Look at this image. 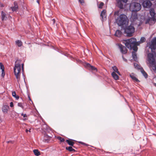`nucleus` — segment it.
Here are the masks:
<instances>
[{
    "instance_id": "38",
    "label": "nucleus",
    "mask_w": 156,
    "mask_h": 156,
    "mask_svg": "<svg viewBox=\"0 0 156 156\" xmlns=\"http://www.w3.org/2000/svg\"><path fill=\"white\" fill-rule=\"evenodd\" d=\"M51 23L52 24L54 25L55 23V19H53L51 20Z\"/></svg>"
},
{
    "instance_id": "48",
    "label": "nucleus",
    "mask_w": 156,
    "mask_h": 156,
    "mask_svg": "<svg viewBox=\"0 0 156 156\" xmlns=\"http://www.w3.org/2000/svg\"><path fill=\"white\" fill-rule=\"evenodd\" d=\"M7 143H12V141H7Z\"/></svg>"
},
{
    "instance_id": "33",
    "label": "nucleus",
    "mask_w": 156,
    "mask_h": 156,
    "mask_svg": "<svg viewBox=\"0 0 156 156\" xmlns=\"http://www.w3.org/2000/svg\"><path fill=\"white\" fill-rule=\"evenodd\" d=\"M146 39L144 37H141L140 41V42L143 43L145 41Z\"/></svg>"
},
{
    "instance_id": "37",
    "label": "nucleus",
    "mask_w": 156,
    "mask_h": 156,
    "mask_svg": "<svg viewBox=\"0 0 156 156\" xmlns=\"http://www.w3.org/2000/svg\"><path fill=\"white\" fill-rule=\"evenodd\" d=\"M5 75V73L4 72V69L2 70V76L3 77H4Z\"/></svg>"
},
{
    "instance_id": "26",
    "label": "nucleus",
    "mask_w": 156,
    "mask_h": 156,
    "mask_svg": "<svg viewBox=\"0 0 156 156\" xmlns=\"http://www.w3.org/2000/svg\"><path fill=\"white\" fill-rule=\"evenodd\" d=\"M16 44L18 46V47H21L23 44V43L22 42L19 40H17L16 41Z\"/></svg>"
},
{
    "instance_id": "28",
    "label": "nucleus",
    "mask_w": 156,
    "mask_h": 156,
    "mask_svg": "<svg viewBox=\"0 0 156 156\" xmlns=\"http://www.w3.org/2000/svg\"><path fill=\"white\" fill-rule=\"evenodd\" d=\"M33 152L34 154L37 156H38L39 155V151L37 149H35L33 150Z\"/></svg>"
},
{
    "instance_id": "50",
    "label": "nucleus",
    "mask_w": 156,
    "mask_h": 156,
    "mask_svg": "<svg viewBox=\"0 0 156 156\" xmlns=\"http://www.w3.org/2000/svg\"><path fill=\"white\" fill-rule=\"evenodd\" d=\"M28 130L27 129L26 130V132L27 133L28 132Z\"/></svg>"
},
{
    "instance_id": "25",
    "label": "nucleus",
    "mask_w": 156,
    "mask_h": 156,
    "mask_svg": "<svg viewBox=\"0 0 156 156\" xmlns=\"http://www.w3.org/2000/svg\"><path fill=\"white\" fill-rule=\"evenodd\" d=\"M112 68L114 72L117 73L119 75H120V73L119 72L118 69L116 66H114L112 67Z\"/></svg>"
},
{
    "instance_id": "13",
    "label": "nucleus",
    "mask_w": 156,
    "mask_h": 156,
    "mask_svg": "<svg viewBox=\"0 0 156 156\" xmlns=\"http://www.w3.org/2000/svg\"><path fill=\"white\" fill-rule=\"evenodd\" d=\"M150 15L153 18L152 19L154 21V20H156V19H155L154 18H153V17H155L156 16V14L155 13V11L154 9H150Z\"/></svg>"
},
{
    "instance_id": "36",
    "label": "nucleus",
    "mask_w": 156,
    "mask_h": 156,
    "mask_svg": "<svg viewBox=\"0 0 156 156\" xmlns=\"http://www.w3.org/2000/svg\"><path fill=\"white\" fill-rule=\"evenodd\" d=\"M18 106L19 107H21L23 108V106L22 104L21 103H19L18 104Z\"/></svg>"
},
{
    "instance_id": "43",
    "label": "nucleus",
    "mask_w": 156,
    "mask_h": 156,
    "mask_svg": "<svg viewBox=\"0 0 156 156\" xmlns=\"http://www.w3.org/2000/svg\"><path fill=\"white\" fill-rule=\"evenodd\" d=\"M128 0H121L123 2L126 3L127 2Z\"/></svg>"
},
{
    "instance_id": "2",
    "label": "nucleus",
    "mask_w": 156,
    "mask_h": 156,
    "mask_svg": "<svg viewBox=\"0 0 156 156\" xmlns=\"http://www.w3.org/2000/svg\"><path fill=\"white\" fill-rule=\"evenodd\" d=\"M21 61L20 60H17L16 62L15 66L14 68V73L17 80L19 82L20 78V74L21 73V66L22 65V70H23V64L22 63Z\"/></svg>"
},
{
    "instance_id": "29",
    "label": "nucleus",
    "mask_w": 156,
    "mask_h": 156,
    "mask_svg": "<svg viewBox=\"0 0 156 156\" xmlns=\"http://www.w3.org/2000/svg\"><path fill=\"white\" fill-rule=\"evenodd\" d=\"M12 95L13 97L16 98L17 99H18L19 98V96L16 95V93L15 91L12 92Z\"/></svg>"
},
{
    "instance_id": "11",
    "label": "nucleus",
    "mask_w": 156,
    "mask_h": 156,
    "mask_svg": "<svg viewBox=\"0 0 156 156\" xmlns=\"http://www.w3.org/2000/svg\"><path fill=\"white\" fill-rule=\"evenodd\" d=\"M151 5V3L149 0L145 1L143 3V6L145 8H149Z\"/></svg>"
},
{
    "instance_id": "18",
    "label": "nucleus",
    "mask_w": 156,
    "mask_h": 156,
    "mask_svg": "<svg viewBox=\"0 0 156 156\" xmlns=\"http://www.w3.org/2000/svg\"><path fill=\"white\" fill-rule=\"evenodd\" d=\"M130 76L133 80L134 82L139 83L140 82V81L133 74H131L130 75Z\"/></svg>"
},
{
    "instance_id": "15",
    "label": "nucleus",
    "mask_w": 156,
    "mask_h": 156,
    "mask_svg": "<svg viewBox=\"0 0 156 156\" xmlns=\"http://www.w3.org/2000/svg\"><path fill=\"white\" fill-rule=\"evenodd\" d=\"M86 66L92 70L95 71L96 72L97 71V69L96 68H95L94 66H91L89 63H87L86 65Z\"/></svg>"
},
{
    "instance_id": "47",
    "label": "nucleus",
    "mask_w": 156,
    "mask_h": 156,
    "mask_svg": "<svg viewBox=\"0 0 156 156\" xmlns=\"http://www.w3.org/2000/svg\"><path fill=\"white\" fill-rule=\"evenodd\" d=\"M72 151H73V152H75L76 151L75 149H73H73H72Z\"/></svg>"
},
{
    "instance_id": "51",
    "label": "nucleus",
    "mask_w": 156,
    "mask_h": 156,
    "mask_svg": "<svg viewBox=\"0 0 156 156\" xmlns=\"http://www.w3.org/2000/svg\"><path fill=\"white\" fill-rule=\"evenodd\" d=\"M37 2L38 3H39V1L38 0H37Z\"/></svg>"
},
{
    "instance_id": "52",
    "label": "nucleus",
    "mask_w": 156,
    "mask_h": 156,
    "mask_svg": "<svg viewBox=\"0 0 156 156\" xmlns=\"http://www.w3.org/2000/svg\"><path fill=\"white\" fill-rule=\"evenodd\" d=\"M28 97H29V99L30 100H31V99H30V97L29 96H28Z\"/></svg>"
},
{
    "instance_id": "31",
    "label": "nucleus",
    "mask_w": 156,
    "mask_h": 156,
    "mask_svg": "<svg viewBox=\"0 0 156 156\" xmlns=\"http://www.w3.org/2000/svg\"><path fill=\"white\" fill-rule=\"evenodd\" d=\"M134 66H135V68H137L138 69H140V71H141V69L142 68H143L142 67H140V66H139V65H138L137 64H134Z\"/></svg>"
},
{
    "instance_id": "30",
    "label": "nucleus",
    "mask_w": 156,
    "mask_h": 156,
    "mask_svg": "<svg viewBox=\"0 0 156 156\" xmlns=\"http://www.w3.org/2000/svg\"><path fill=\"white\" fill-rule=\"evenodd\" d=\"M57 139L59 140L61 142H63L65 141L64 139L61 136H58L57 137Z\"/></svg>"
},
{
    "instance_id": "17",
    "label": "nucleus",
    "mask_w": 156,
    "mask_h": 156,
    "mask_svg": "<svg viewBox=\"0 0 156 156\" xmlns=\"http://www.w3.org/2000/svg\"><path fill=\"white\" fill-rule=\"evenodd\" d=\"M122 2L121 0H118L117 6L120 9H122L123 8V5Z\"/></svg>"
},
{
    "instance_id": "22",
    "label": "nucleus",
    "mask_w": 156,
    "mask_h": 156,
    "mask_svg": "<svg viewBox=\"0 0 156 156\" xmlns=\"http://www.w3.org/2000/svg\"><path fill=\"white\" fill-rule=\"evenodd\" d=\"M150 47L152 51L153 50H154L156 49V44L151 42Z\"/></svg>"
},
{
    "instance_id": "40",
    "label": "nucleus",
    "mask_w": 156,
    "mask_h": 156,
    "mask_svg": "<svg viewBox=\"0 0 156 156\" xmlns=\"http://www.w3.org/2000/svg\"><path fill=\"white\" fill-rule=\"evenodd\" d=\"M114 15H115L118 16L119 15V11H117L115 12Z\"/></svg>"
},
{
    "instance_id": "23",
    "label": "nucleus",
    "mask_w": 156,
    "mask_h": 156,
    "mask_svg": "<svg viewBox=\"0 0 156 156\" xmlns=\"http://www.w3.org/2000/svg\"><path fill=\"white\" fill-rule=\"evenodd\" d=\"M1 16L2 20L3 21L4 20H6L7 19V18L6 16V14L3 11L2 12Z\"/></svg>"
},
{
    "instance_id": "5",
    "label": "nucleus",
    "mask_w": 156,
    "mask_h": 156,
    "mask_svg": "<svg viewBox=\"0 0 156 156\" xmlns=\"http://www.w3.org/2000/svg\"><path fill=\"white\" fill-rule=\"evenodd\" d=\"M134 31L135 28L132 24L126 27L125 29V32L127 34V36L128 37L132 36Z\"/></svg>"
},
{
    "instance_id": "34",
    "label": "nucleus",
    "mask_w": 156,
    "mask_h": 156,
    "mask_svg": "<svg viewBox=\"0 0 156 156\" xmlns=\"http://www.w3.org/2000/svg\"><path fill=\"white\" fill-rule=\"evenodd\" d=\"M104 4L103 2H101L100 3L98 7L100 9L102 8L103 6L104 5Z\"/></svg>"
},
{
    "instance_id": "4",
    "label": "nucleus",
    "mask_w": 156,
    "mask_h": 156,
    "mask_svg": "<svg viewBox=\"0 0 156 156\" xmlns=\"http://www.w3.org/2000/svg\"><path fill=\"white\" fill-rule=\"evenodd\" d=\"M141 8V5L138 3L132 2L130 5V9L132 12H137L139 11Z\"/></svg>"
},
{
    "instance_id": "35",
    "label": "nucleus",
    "mask_w": 156,
    "mask_h": 156,
    "mask_svg": "<svg viewBox=\"0 0 156 156\" xmlns=\"http://www.w3.org/2000/svg\"><path fill=\"white\" fill-rule=\"evenodd\" d=\"M0 68L2 70L4 69V67L3 64L0 62Z\"/></svg>"
},
{
    "instance_id": "46",
    "label": "nucleus",
    "mask_w": 156,
    "mask_h": 156,
    "mask_svg": "<svg viewBox=\"0 0 156 156\" xmlns=\"http://www.w3.org/2000/svg\"><path fill=\"white\" fill-rule=\"evenodd\" d=\"M122 58L123 59V60L125 61H126V62L127 61V60L126 59V58H125L124 57H123V56H122Z\"/></svg>"
},
{
    "instance_id": "24",
    "label": "nucleus",
    "mask_w": 156,
    "mask_h": 156,
    "mask_svg": "<svg viewBox=\"0 0 156 156\" xmlns=\"http://www.w3.org/2000/svg\"><path fill=\"white\" fill-rule=\"evenodd\" d=\"M141 72L143 74V76L145 78L147 77L148 75L147 73L144 71L143 69L142 68L141 69Z\"/></svg>"
},
{
    "instance_id": "9",
    "label": "nucleus",
    "mask_w": 156,
    "mask_h": 156,
    "mask_svg": "<svg viewBox=\"0 0 156 156\" xmlns=\"http://www.w3.org/2000/svg\"><path fill=\"white\" fill-rule=\"evenodd\" d=\"M118 46L120 51L122 54H125L127 53V50L125 47L121 44H119Z\"/></svg>"
},
{
    "instance_id": "53",
    "label": "nucleus",
    "mask_w": 156,
    "mask_h": 156,
    "mask_svg": "<svg viewBox=\"0 0 156 156\" xmlns=\"http://www.w3.org/2000/svg\"><path fill=\"white\" fill-rule=\"evenodd\" d=\"M30 130H29V132H30Z\"/></svg>"
},
{
    "instance_id": "41",
    "label": "nucleus",
    "mask_w": 156,
    "mask_h": 156,
    "mask_svg": "<svg viewBox=\"0 0 156 156\" xmlns=\"http://www.w3.org/2000/svg\"><path fill=\"white\" fill-rule=\"evenodd\" d=\"M14 106L12 102H11L10 103V106L11 107H13Z\"/></svg>"
},
{
    "instance_id": "32",
    "label": "nucleus",
    "mask_w": 156,
    "mask_h": 156,
    "mask_svg": "<svg viewBox=\"0 0 156 156\" xmlns=\"http://www.w3.org/2000/svg\"><path fill=\"white\" fill-rule=\"evenodd\" d=\"M66 150H68L69 151L71 152L73 148L72 147L69 146L68 147H66Z\"/></svg>"
},
{
    "instance_id": "44",
    "label": "nucleus",
    "mask_w": 156,
    "mask_h": 156,
    "mask_svg": "<svg viewBox=\"0 0 156 156\" xmlns=\"http://www.w3.org/2000/svg\"><path fill=\"white\" fill-rule=\"evenodd\" d=\"M21 115L22 116H23L24 117H26L27 116V115H26V114H24L23 113L21 114Z\"/></svg>"
},
{
    "instance_id": "20",
    "label": "nucleus",
    "mask_w": 156,
    "mask_h": 156,
    "mask_svg": "<svg viewBox=\"0 0 156 156\" xmlns=\"http://www.w3.org/2000/svg\"><path fill=\"white\" fill-rule=\"evenodd\" d=\"M112 76L113 78L115 80H118L119 79V76L114 72L112 73Z\"/></svg>"
},
{
    "instance_id": "12",
    "label": "nucleus",
    "mask_w": 156,
    "mask_h": 156,
    "mask_svg": "<svg viewBox=\"0 0 156 156\" xmlns=\"http://www.w3.org/2000/svg\"><path fill=\"white\" fill-rule=\"evenodd\" d=\"M106 11L105 10H103L101 12L100 14V16L101 17V20L103 21L104 20H105L106 19Z\"/></svg>"
},
{
    "instance_id": "27",
    "label": "nucleus",
    "mask_w": 156,
    "mask_h": 156,
    "mask_svg": "<svg viewBox=\"0 0 156 156\" xmlns=\"http://www.w3.org/2000/svg\"><path fill=\"white\" fill-rule=\"evenodd\" d=\"M132 55L133 58L134 60L136 61L137 59V55L136 53L134 51H133L132 52Z\"/></svg>"
},
{
    "instance_id": "10",
    "label": "nucleus",
    "mask_w": 156,
    "mask_h": 156,
    "mask_svg": "<svg viewBox=\"0 0 156 156\" xmlns=\"http://www.w3.org/2000/svg\"><path fill=\"white\" fill-rule=\"evenodd\" d=\"M42 133L44 136V138L43 140V141L45 142H48L51 139V137L47 135V133H44L43 132H42Z\"/></svg>"
},
{
    "instance_id": "45",
    "label": "nucleus",
    "mask_w": 156,
    "mask_h": 156,
    "mask_svg": "<svg viewBox=\"0 0 156 156\" xmlns=\"http://www.w3.org/2000/svg\"><path fill=\"white\" fill-rule=\"evenodd\" d=\"M150 19H149L148 20H147V21L146 22V23H145L146 24L149 23V21H150Z\"/></svg>"
},
{
    "instance_id": "7",
    "label": "nucleus",
    "mask_w": 156,
    "mask_h": 156,
    "mask_svg": "<svg viewBox=\"0 0 156 156\" xmlns=\"http://www.w3.org/2000/svg\"><path fill=\"white\" fill-rule=\"evenodd\" d=\"M148 60L149 63L152 65L155 63L154 55L152 53H149L147 55Z\"/></svg>"
},
{
    "instance_id": "8",
    "label": "nucleus",
    "mask_w": 156,
    "mask_h": 156,
    "mask_svg": "<svg viewBox=\"0 0 156 156\" xmlns=\"http://www.w3.org/2000/svg\"><path fill=\"white\" fill-rule=\"evenodd\" d=\"M40 119H41L44 123V124H43L42 126L41 129L44 132V133H47L48 129V126L47 125L45 124V123L44 119L40 116Z\"/></svg>"
},
{
    "instance_id": "14",
    "label": "nucleus",
    "mask_w": 156,
    "mask_h": 156,
    "mask_svg": "<svg viewBox=\"0 0 156 156\" xmlns=\"http://www.w3.org/2000/svg\"><path fill=\"white\" fill-rule=\"evenodd\" d=\"M9 107L8 105H5L3 106L2 108V111L4 113L6 114L8 112Z\"/></svg>"
},
{
    "instance_id": "3",
    "label": "nucleus",
    "mask_w": 156,
    "mask_h": 156,
    "mask_svg": "<svg viewBox=\"0 0 156 156\" xmlns=\"http://www.w3.org/2000/svg\"><path fill=\"white\" fill-rule=\"evenodd\" d=\"M128 20L126 16L124 14L120 15L116 19V22L119 26L125 24Z\"/></svg>"
},
{
    "instance_id": "1",
    "label": "nucleus",
    "mask_w": 156,
    "mask_h": 156,
    "mask_svg": "<svg viewBox=\"0 0 156 156\" xmlns=\"http://www.w3.org/2000/svg\"><path fill=\"white\" fill-rule=\"evenodd\" d=\"M123 43L128 48L133 49L135 51H136L138 49L137 45H139L136 42V38H131L130 39L123 40Z\"/></svg>"
},
{
    "instance_id": "21",
    "label": "nucleus",
    "mask_w": 156,
    "mask_h": 156,
    "mask_svg": "<svg viewBox=\"0 0 156 156\" xmlns=\"http://www.w3.org/2000/svg\"><path fill=\"white\" fill-rule=\"evenodd\" d=\"M122 33L121 31L119 30H117L115 33V35L118 37H120L122 35Z\"/></svg>"
},
{
    "instance_id": "16",
    "label": "nucleus",
    "mask_w": 156,
    "mask_h": 156,
    "mask_svg": "<svg viewBox=\"0 0 156 156\" xmlns=\"http://www.w3.org/2000/svg\"><path fill=\"white\" fill-rule=\"evenodd\" d=\"M73 141H74L73 140L69 139L66 140V141L69 145L73 146V147H75L73 146V145L75 143L73 142Z\"/></svg>"
},
{
    "instance_id": "39",
    "label": "nucleus",
    "mask_w": 156,
    "mask_h": 156,
    "mask_svg": "<svg viewBox=\"0 0 156 156\" xmlns=\"http://www.w3.org/2000/svg\"><path fill=\"white\" fill-rule=\"evenodd\" d=\"M152 42L156 44V37L154 39H153L152 41Z\"/></svg>"
},
{
    "instance_id": "42",
    "label": "nucleus",
    "mask_w": 156,
    "mask_h": 156,
    "mask_svg": "<svg viewBox=\"0 0 156 156\" xmlns=\"http://www.w3.org/2000/svg\"><path fill=\"white\" fill-rule=\"evenodd\" d=\"M79 2L81 4L84 3V0H79Z\"/></svg>"
},
{
    "instance_id": "6",
    "label": "nucleus",
    "mask_w": 156,
    "mask_h": 156,
    "mask_svg": "<svg viewBox=\"0 0 156 156\" xmlns=\"http://www.w3.org/2000/svg\"><path fill=\"white\" fill-rule=\"evenodd\" d=\"M130 20L133 23L140 26L142 23L138 19V15L136 13H133L131 17Z\"/></svg>"
},
{
    "instance_id": "19",
    "label": "nucleus",
    "mask_w": 156,
    "mask_h": 156,
    "mask_svg": "<svg viewBox=\"0 0 156 156\" xmlns=\"http://www.w3.org/2000/svg\"><path fill=\"white\" fill-rule=\"evenodd\" d=\"M11 8L13 11H16L18 9V6L17 3L14 2V6L12 7Z\"/></svg>"
},
{
    "instance_id": "49",
    "label": "nucleus",
    "mask_w": 156,
    "mask_h": 156,
    "mask_svg": "<svg viewBox=\"0 0 156 156\" xmlns=\"http://www.w3.org/2000/svg\"><path fill=\"white\" fill-rule=\"evenodd\" d=\"M80 143L82 144H84V143L82 142H80Z\"/></svg>"
}]
</instances>
